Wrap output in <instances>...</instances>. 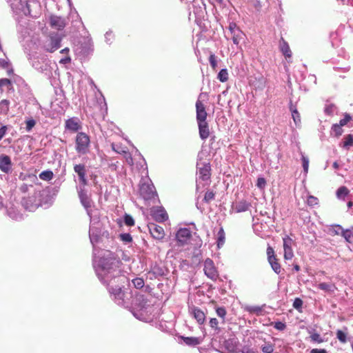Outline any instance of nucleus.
Masks as SVG:
<instances>
[{"label": "nucleus", "instance_id": "obj_1", "mask_svg": "<svg viewBox=\"0 0 353 353\" xmlns=\"http://www.w3.org/2000/svg\"><path fill=\"white\" fill-rule=\"evenodd\" d=\"M121 265L122 262L113 252H105L103 259L94 261L96 274L106 286L111 299L118 305L128 307L130 295L123 288L128 279L122 272Z\"/></svg>", "mask_w": 353, "mask_h": 353}, {"label": "nucleus", "instance_id": "obj_2", "mask_svg": "<svg viewBox=\"0 0 353 353\" xmlns=\"http://www.w3.org/2000/svg\"><path fill=\"white\" fill-rule=\"evenodd\" d=\"M121 265L122 262L113 252H105L103 259L94 261L96 274L106 286L111 299L118 305L128 307L130 295L123 288L128 279L122 272Z\"/></svg>", "mask_w": 353, "mask_h": 353}, {"label": "nucleus", "instance_id": "obj_3", "mask_svg": "<svg viewBox=\"0 0 353 353\" xmlns=\"http://www.w3.org/2000/svg\"><path fill=\"white\" fill-rule=\"evenodd\" d=\"M121 265L122 262L113 252H105L103 259L94 261L96 274L106 286L111 299L118 305L128 307L130 295L123 288L128 279L122 272Z\"/></svg>", "mask_w": 353, "mask_h": 353}, {"label": "nucleus", "instance_id": "obj_4", "mask_svg": "<svg viewBox=\"0 0 353 353\" xmlns=\"http://www.w3.org/2000/svg\"><path fill=\"white\" fill-rule=\"evenodd\" d=\"M101 226H94L90 225L89 228V238L91 244L93 247V268H94V261L95 259H103L105 256V252H112L108 250H100L98 248L96 245L101 242Z\"/></svg>", "mask_w": 353, "mask_h": 353}, {"label": "nucleus", "instance_id": "obj_5", "mask_svg": "<svg viewBox=\"0 0 353 353\" xmlns=\"http://www.w3.org/2000/svg\"><path fill=\"white\" fill-rule=\"evenodd\" d=\"M90 147V137L85 132H78L75 138V150L80 155L89 152Z\"/></svg>", "mask_w": 353, "mask_h": 353}, {"label": "nucleus", "instance_id": "obj_6", "mask_svg": "<svg viewBox=\"0 0 353 353\" xmlns=\"http://www.w3.org/2000/svg\"><path fill=\"white\" fill-rule=\"evenodd\" d=\"M197 174L199 176L196 184V190H199L200 183L203 182V185H208L210 181L211 166L209 162L196 163Z\"/></svg>", "mask_w": 353, "mask_h": 353}, {"label": "nucleus", "instance_id": "obj_7", "mask_svg": "<svg viewBox=\"0 0 353 353\" xmlns=\"http://www.w3.org/2000/svg\"><path fill=\"white\" fill-rule=\"evenodd\" d=\"M139 194L146 201L154 200L158 196L155 188L150 179L147 181H141Z\"/></svg>", "mask_w": 353, "mask_h": 353}, {"label": "nucleus", "instance_id": "obj_8", "mask_svg": "<svg viewBox=\"0 0 353 353\" xmlns=\"http://www.w3.org/2000/svg\"><path fill=\"white\" fill-rule=\"evenodd\" d=\"M40 196L41 192L34 191L32 195L22 199L21 205L26 210L33 212L41 205Z\"/></svg>", "mask_w": 353, "mask_h": 353}, {"label": "nucleus", "instance_id": "obj_9", "mask_svg": "<svg viewBox=\"0 0 353 353\" xmlns=\"http://www.w3.org/2000/svg\"><path fill=\"white\" fill-rule=\"evenodd\" d=\"M13 12L17 14L22 13L26 16L31 15L30 3L28 0H14L10 3Z\"/></svg>", "mask_w": 353, "mask_h": 353}, {"label": "nucleus", "instance_id": "obj_10", "mask_svg": "<svg viewBox=\"0 0 353 353\" xmlns=\"http://www.w3.org/2000/svg\"><path fill=\"white\" fill-rule=\"evenodd\" d=\"M85 186L77 185V190L81 205L86 210L87 214H90V210L91 209L92 202L88 195L87 192L85 190Z\"/></svg>", "mask_w": 353, "mask_h": 353}, {"label": "nucleus", "instance_id": "obj_11", "mask_svg": "<svg viewBox=\"0 0 353 353\" xmlns=\"http://www.w3.org/2000/svg\"><path fill=\"white\" fill-rule=\"evenodd\" d=\"M203 271L205 274L210 279L215 281L218 277V272L213 261L208 258L204 261Z\"/></svg>", "mask_w": 353, "mask_h": 353}, {"label": "nucleus", "instance_id": "obj_12", "mask_svg": "<svg viewBox=\"0 0 353 353\" xmlns=\"http://www.w3.org/2000/svg\"><path fill=\"white\" fill-rule=\"evenodd\" d=\"M267 255L268 263L272 270L277 274H280L281 272V266L278 262V259L276 258L274 249L270 246L267 248Z\"/></svg>", "mask_w": 353, "mask_h": 353}, {"label": "nucleus", "instance_id": "obj_13", "mask_svg": "<svg viewBox=\"0 0 353 353\" xmlns=\"http://www.w3.org/2000/svg\"><path fill=\"white\" fill-rule=\"evenodd\" d=\"M192 236V232L189 228H183L178 230L176 239L179 245L183 246L188 244Z\"/></svg>", "mask_w": 353, "mask_h": 353}, {"label": "nucleus", "instance_id": "obj_14", "mask_svg": "<svg viewBox=\"0 0 353 353\" xmlns=\"http://www.w3.org/2000/svg\"><path fill=\"white\" fill-rule=\"evenodd\" d=\"M74 171L77 174L79 185L82 186H86L88 181L86 177V166L84 163L75 164L74 165Z\"/></svg>", "mask_w": 353, "mask_h": 353}, {"label": "nucleus", "instance_id": "obj_15", "mask_svg": "<svg viewBox=\"0 0 353 353\" xmlns=\"http://www.w3.org/2000/svg\"><path fill=\"white\" fill-rule=\"evenodd\" d=\"M0 170L2 172L9 174L12 170L11 158L5 154L0 155Z\"/></svg>", "mask_w": 353, "mask_h": 353}, {"label": "nucleus", "instance_id": "obj_16", "mask_svg": "<svg viewBox=\"0 0 353 353\" xmlns=\"http://www.w3.org/2000/svg\"><path fill=\"white\" fill-rule=\"evenodd\" d=\"M207 112L203 103L198 99L196 102V119L197 123L207 121Z\"/></svg>", "mask_w": 353, "mask_h": 353}, {"label": "nucleus", "instance_id": "obj_17", "mask_svg": "<svg viewBox=\"0 0 353 353\" xmlns=\"http://www.w3.org/2000/svg\"><path fill=\"white\" fill-rule=\"evenodd\" d=\"M165 272L166 270L163 266L154 263L151 265L150 270L148 274L150 279H152L153 278L157 279L165 275Z\"/></svg>", "mask_w": 353, "mask_h": 353}, {"label": "nucleus", "instance_id": "obj_18", "mask_svg": "<svg viewBox=\"0 0 353 353\" xmlns=\"http://www.w3.org/2000/svg\"><path fill=\"white\" fill-rule=\"evenodd\" d=\"M151 213L154 219L159 223H163L168 219V214L163 207L152 209Z\"/></svg>", "mask_w": 353, "mask_h": 353}, {"label": "nucleus", "instance_id": "obj_19", "mask_svg": "<svg viewBox=\"0 0 353 353\" xmlns=\"http://www.w3.org/2000/svg\"><path fill=\"white\" fill-rule=\"evenodd\" d=\"M283 249H284V259L285 260H290L294 256L293 250L292 248V239L288 236L283 238Z\"/></svg>", "mask_w": 353, "mask_h": 353}, {"label": "nucleus", "instance_id": "obj_20", "mask_svg": "<svg viewBox=\"0 0 353 353\" xmlns=\"http://www.w3.org/2000/svg\"><path fill=\"white\" fill-rule=\"evenodd\" d=\"M189 311L190 314L199 325H203L205 321V315L201 309L192 305V307H189Z\"/></svg>", "mask_w": 353, "mask_h": 353}, {"label": "nucleus", "instance_id": "obj_21", "mask_svg": "<svg viewBox=\"0 0 353 353\" xmlns=\"http://www.w3.org/2000/svg\"><path fill=\"white\" fill-rule=\"evenodd\" d=\"M50 26L57 30H63L65 26V19L57 15H51L49 19Z\"/></svg>", "mask_w": 353, "mask_h": 353}, {"label": "nucleus", "instance_id": "obj_22", "mask_svg": "<svg viewBox=\"0 0 353 353\" xmlns=\"http://www.w3.org/2000/svg\"><path fill=\"white\" fill-rule=\"evenodd\" d=\"M149 231L153 238L156 239H162L164 237L163 228L154 223L148 225Z\"/></svg>", "mask_w": 353, "mask_h": 353}, {"label": "nucleus", "instance_id": "obj_23", "mask_svg": "<svg viewBox=\"0 0 353 353\" xmlns=\"http://www.w3.org/2000/svg\"><path fill=\"white\" fill-rule=\"evenodd\" d=\"M199 137L202 140H206L210 135L209 125L207 121L197 123Z\"/></svg>", "mask_w": 353, "mask_h": 353}, {"label": "nucleus", "instance_id": "obj_24", "mask_svg": "<svg viewBox=\"0 0 353 353\" xmlns=\"http://www.w3.org/2000/svg\"><path fill=\"white\" fill-rule=\"evenodd\" d=\"M280 50L282 54L286 58H290L292 57V52L290 50V46L287 41H285L283 38H281L279 43Z\"/></svg>", "mask_w": 353, "mask_h": 353}, {"label": "nucleus", "instance_id": "obj_25", "mask_svg": "<svg viewBox=\"0 0 353 353\" xmlns=\"http://www.w3.org/2000/svg\"><path fill=\"white\" fill-rule=\"evenodd\" d=\"M250 206V203L245 200H241L236 203L234 210L237 213L243 212L248 210Z\"/></svg>", "mask_w": 353, "mask_h": 353}, {"label": "nucleus", "instance_id": "obj_26", "mask_svg": "<svg viewBox=\"0 0 353 353\" xmlns=\"http://www.w3.org/2000/svg\"><path fill=\"white\" fill-rule=\"evenodd\" d=\"M61 38L59 36L55 35L54 37H52L50 38V48L48 50L51 52L56 51L61 47Z\"/></svg>", "mask_w": 353, "mask_h": 353}, {"label": "nucleus", "instance_id": "obj_27", "mask_svg": "<svg viewBox=\"0 0 353 353\" xmlns=\"http://www.w3.org/2000/svg\"><path fill=\"white\" fill-rule=\"evenodd\" d=\"M184 343L189 346H196L201 343V339L199 337L193 336H181V337Z\"/></svg>", "mask_w": 353, "mask_h": 353}, {"label": "nucleus", "instance_id": "obj_28", "mask_svg": "<svg viewBox=\"0 0 353 353\" xmlns=\"http://www.w3.org/2000/svg\"><path fill=\"white\" fill-rule=\"evenodd\" d=\"M65 128L73 132H77L80 128V125L75 119H69L65 121Z\"/></svg>", "mask_w": 353, "mask_h": 353}, {"label": "nucleus", "instance_id": "obj_29", "mask_svg": "<svg viewBox=\"0 0 353 353\" xmlns=\"http://www.w3.org/2000/svg\"><path fill=\"white\" fill-rule=\"evenodd\" d=\"M7 214L12 219L15 221H21L23 219V214L14 208H9Z\"/></svg>", "mask_w": 353, "mask_h": 353}, {"label": "nucleus", "instance_id": "obj_30", "mask_svg": "<svg viewBox=\"0 0 353 353\" xmlns=\"http://www.w3.org/2000/svg\"><path fill=\"white\" fill-rule=\"evenodd\" d=\"M336 339L341 343H345L347 341H351L353 339V337H347V332H344L341 330H338L336 332Z\"/></svg>", "mask_w": 353, "mask_h": 353}, {"label": "nucleus", "instance_id": "obj_31", "mask_svg": "<svg viewBox=\"0 0 353 353\" xmlns=\"http://www.w3.org/2000/svg\"><path fill=\"white\" fill-rule=\"evenodd\" d=\"M342 236L345 239V241L352 243L353 239V226L348 229L343 228Z\"/></svg>", "mask_w": 353, "mask_h": 353}, {"label": "nucleus", "instance_id": "obj_32", "mask_svg": "<svg viewBox=\"0 0 353 353\" xmlns=\"http://www.w3.org/2000/svg\"><path fill=\"white\" fill-rule=\"evenodd\" d=\"M231 35L233 43L236 46L240 43V41L243 39L245 36L244 33L241 30H237L235 33H233Z\"/></svg>", "mask_w": 353, "mask_h": 353}, {"label": "nucleus", "instance_id": "obj_33", "mask_svg": "<svg viewBox=\"0 0 353 353\" xmlns=\"http://www.w3.org/2000/svg\"><path fill=\"white\" fill-rule=\"evenodd\" d=\"M29 59L30 60L32 65L34 69H36L40 72H43V70H46L45 66L43 65V64L42 63H41V61H39V59H37V58L32 59L30 57V58H29Z\"/></svg>", "mask_w": 353, "mask_h": 353}, {"label": "nucleus", "instance_id": "obj_34", "mask_svg": "<svg viewBox=\"0 0 353 353\" xmlns=\"http://www.w3.org/2000/svg\"><path fill=\"white\" fill-rule=\"evenodd\" d=\"M10 104V102L8 99H3L0 101V114H7Z\"/></svg>", "mask_w": 353, "mask_h": 353}, {"label": "nucleus", "instance_id": "obj_35", "mask_svg": "<svg viewBox=\"0 0 353 353\" xmlns=\"http://www.w3.org/2000/svg\"><path fill=\"white\" fill-rule=\"evenodd\" d=\"M90 217V225L101 226L99 223V217L97 214H93V211L90 209V214H87Z\"/></svg>", "mask_w": 353, "mask_h": 353}, {"label": "nucleus", "instance_id": "obj_36", "mask_svg": "<svg viewBox=\"0 0 353 353\" xmlns=\"http://www.w3.org/2000/svg\"><path fill=\"white\" fill-rule=\"evenodd\" d=\"M318 288L321 290L329 292H333L336 288L334 284L327 283L325 282L320 283L318 285Z\"/></svg>", "mask_w": 353, "mask_h": 353}, {"label": "nucleus", "instance_id": "obj_37", "mask_svg": "<svg viewBox=\"0 0 353 353\" xmlns=\"http://www.w3.org/2000/svg\"><path fill=\"white\" fill-rule=\"evenodd\" d=\"M53 176H54L53 172L50 170H46L42 171L39 174V178L41 180L46 181H50L51 179H52Z\"/></svg>", "mask_w": 353, "mask_h": 353}, {"label": "nucleus", "instance_id": "obj_38", "mask_svg": "<svg viewBox=\"0 0 353 353\" xmlns=\"http://www.w3.org/2000/svg\"><path fill=\"white\" fill-rule=\"evenodd\" d=\"M261 350L263 353H274V345L270 342H265L261 346Z\"/></svg>", "mask_w": 353, "mask_h": 353}, {"label": "nucleus", "instance_id": "obj_39", "mask_svg": "<svg viewBox=\"0 0 353 353\" xmlns=\"http://www.w3.org/2000/svg\"><path fill=\"white\" fill-rule=\"evenodd\" d=\"M344 141L342 147L345 149H349L350 147L353 145V134H349L343 137Z\"/></svg>", "mask_w": 353, "mask_h": 353}, {"label": "nucleus", "instance_id": "obj_40", "mask_svg": "<svg viewBox=\"0 0 353 353\" xmlns=\"http://www.w3.org/2000/svg\"><path fill=\"white\" fill-rule=\"evenodd\" d=\"M217 246L220 248L225 243V232L222 228H221L217 233Z\"/></svg>", "mask_w": 353, "mask_h": 353}, {"label": "nucleus", "instance_id": "obj_41", "mask_svg": "<svg viewBox=\"0 0 353 353\" xmlns=\"http://www.w3.org/2000/svg\"><path fill=\"white\" fill-rule=\"evenodd\" d=\"M217 79L222 83L226 82L228 80V72L226 68L221 69L217 75Z\"/></svg>", "mask_w": 353, "mask_h": 353}, {"label": "nucleus", "instance_id": "obj_42", "mask_svg": "<svg viewBox=\"0 0 353 353\" xmlns=\"http://www.w3.org/2000/svg\"><path fill=\"white\" fill-rule=\"evenodd\" d=\"M349 193L348 189L345 186H341L336 190V196L339 199H344Z\"/></svg>", "mask_w": 353, "mask_h": 353}, {"label": "nucleus", "instance_id": "obj_43", "mask_svg": "<svg viewBox=\"0 0 353 353\" xmlns=\"http://www.w3.org/2000/svg\"><path fill=\"white\" fill-rule=\"evenodd\" d=\"M215 193L213 192V190H208L204 195L203 201L205 203H209L212 200L214 199Z\"/></svg>", "mask_w": 353, "mask_h": 353}, {"label": "nucleus", "instance_id": "obj_44", "mask_svg": "<svg viewBox=\"0 0 353 353\" xmlns=\"http://www.w3.org/2000/svg\"><path fill=\"white\" fill-rule=\"evenodd\" d=\"M216 315L222 319V323H225V318L227 314L226 310L224 307H218L216 308Z\"/></svg>", "mask_w": 353, "mask_h": 353}, {"label": "nucleus", "instance_id": "obj_45", "mask_svg": "<svg viewBox=\"0 0 353 353\" xmlns=\"http://www.w3.org/2000/svg\"><path fill=\"white\" fill-rule=\"evenodd\" d=\"M105 42L108 45H111L114 39V34L112 30H108L105 32Z\"/></svg>", "mask_w": 353, "mask_h": 353}, {"label": "nucleus", "instance_id": "obj_46", "mask_svg": "<svg viewBox=\"0 0 353 353\" xmlns=\"http://www.w3.org/2000/svg\"><path fill=\"white\" fill-rule=\"evenodd\" d=\"M219 321L216 318H211L209 321V325L213 329L216 333H219L221 330L220 327L218 326Z\"/></svg>", "mask_w": 353, "mask_h": 353}, {"label": "nucleus", "instance_id": "obj_47", "mask_svg": "<svg viewBox=\"0 0 353 353\" xmlns=\"http://www.w3.org/2000/svg\"><path fill=\"white\" fill-rule=\"evenodd\" d=\"M132 283L137 289H141L144 286V280L142 278L137 277L132 280Z\"/></svg>", "mask_w": 353, "mask_h": 353}, {"label": "nucleus", "instance_id": "obj_48", "mask_svg": "<svg viewBox=\"0 0 353 353\" xmlns=\"http://www.w3.org/2000/svg\"><path fill=\"white\" fill-rule=\"evenodd\" d=\"M246 310L249 312L250 313H254L257 315H260L262 312V307L261 306H248L246 307Z\"/></svg>", "mask_w": 353, "mask_h": 353}, {"label": "nucleus", "instance_id": "obj_49", "mask_svg": "<svg viewBox=\"0 0 353 353\" xmlns=\"http://www.w3.org/2000/svg\"><path fill=\"white\" fill-rule=\"evenodd\" d=\"M343 125H341L340 123L333 124L332 126V131L334 133V135L338 137L341 136L343 133V130L341 128Z\"/></svg>", "mask_w": 353, "mask_h": 353}, {"label": "nucleus", "instance_id": "obj_50", "mask_svg": "<svg viewBox=\"0 0 353 353\" xmlns=\"http://www.w3.org/2000/svg\"><path fill=\"white\" fill-rule=\"evenodd\" d=\"M301 161L303 171L306 174L308 172L309 169V159L308 157H305L303 154L301 153Z\"/></svg>", "mask_w": 353, "mask_h": 353}, {"label": "nucleus", "instance_id": "obj_51", "mask_svg": "<svg viewBox=\"0 0 353 353\" xmlns=\"http://www.w3.org/2000/svg\"><path fill=\"white\" fill-rule=\"evenodd\" d=\"M343 230V228L339 224L332 225V228L330 229V232L336 235H341L342 231Z\"/></svg>", "mask_w": 353, "mask_h": 353}, {"label": "nucleus", "instance_id": "obj_52", "mask_svg": "<svg viewBox=\"0 0 353 353\" xmlns=\"http://www.w3.org/2000/svg\"><path fill=\"white\" fill-rule=\"evenodd\" d=\"M120 239L125 244L132 241V237L130 233H121L119 235Z\"/></svg>", "mask_w": 353, "mask_h": 353}, {"label": "nucleus", "instance_id": "obj_53", "mask_svg": "<svg viewBox=\"0 0 353 353\" xmlns=\"http://www.w3.org/2000/svg\"><path fill=\"white\" fill-rule=\"evenodd\" d=\"M123 222H124L125 225L127 226H132L134 225V220L133 217L128 214H125L124 215Z\"/></svg>", "mask_w": 353, "mask_h": 353}, {"label": "nucleus", "instance_id": "obj_54", "mask_svg": "<svg viewBox=\"0 0 353 353\" xmlns=\"http://www.w3.org/2000/svg\"><path fill=\"white\" fill-rule=\"evenodd\" d=\"M303 302L301 298L296 297L293 302V307L298 311H301L302 309Z\"/></svg>", "mask_w": 353, "mask_h": 353}, {"label": "nucleus", "instance_id": "obj_55", "mask_svg": "<svg viewBox=\"0 0 353 353\" xmlns=\"http://www.w3.org/2000/svg\"><path fill=\"white\" fill-rule=\"evenodd\" d=\"M310 339H311L312 341L317 343H321L324 341L322 336L316 332L312 333L310 335Z\"/></svg>", "mask_w": 353, "mask_h": 353}, {"label": "nucleus", "instance_id": "obj_56", "mask_svg": "<svg viewBox=\"0 0 353 353\" xmlns=\"http://www.w3.org/2000/svg\"><path fill=\"white\" fill-rule=\"evenodd\" d=\"M26 130L27 132H30L36 124V121L33 119H29L26 121Z\"/></svg>", "mask_w": 353, "mask_h": 353}, {"label": "nucleus", "instance_id": "obj_57", "mask_svg": "<svg viewBox=\"0 0 353 353\" xmlns=\"http://www.w3.org/2000/svg\"><path fill=\"white\" fill-rule=\"evenodd\" d=\"M273 326L276 330L279 331H283L286 328L285 323L280 321L274 322Z\"/></svg>", "mask_w": 353, "mask_h": 353}, {"label": "nucleus", "instance_id": "obj_58", "mask_svg": "<svg viewBox=\"0 0 353 353\" xmlns=\"http://www.w3.org/2000/svg\"><path fill=\"white\" fill-rule=\"evenodd\" d=\"M228 30L230 34L235 33L237 30H240V28L237 26L236 23L234 22H230L228 26Z\"/></svg>", "mask_w": 353, "mask_h": 353}, {"label": "nucleus", "instance_id": "obj_59", "mask_svg": "<svg viewBox=\"0 0 353 353\" xmlns=\"http://www.w3.org/2000/svg\"><path fill=\"white\" fill-rule=\"evenodd\" d=\"M307 202L308 205L314 206L318 203V199L314 196H309Z\"/></svg>", "mask_w": 353, "mask_h": 353}, {"label": "nucleus", "instance_id": "obj_60", "mask_svg": "<svg viewBox=\"0 0 353 353\" xmlns=\"http://www.w3.org/2000/svg\"><path fill=\"white\" fill-rule=\"evenodd\" d=\"M335 106L333 104L327 105L325 108V113L327 115H332L334 112Z\"/></svg>", "mask_w": 353, "mask_h": 353}, {"label": "nucleus", "instance_id": "obj_61", "mask_svg": "<svg viewBox=\"0 0 353 353\" xmlns=\"http://www.w3.org/2000/svg\"><path fill=\"white\" fill-rule=\"evenodd\" d=\"M209 62L211 67L214 70L217 66L216 58L214 54H210L209 57Z\"/></svg>", "mask_w": 353, "mask_h": 353}, {"label": "nucleus", "instance_id": "obj_62", "mask_svg": "<svg viewBox=\"0 0 353 353\" xmlns=\"http://www.w3.org/2000/svg\"><path fill=\"white\" fill-rule=\"evenodd\" d=\"M265 184H266V181H265V178L259 177L257 179L256 186L259 188H260V189L264 188V187L265 186Z\"/></svg>", "mask_w": 353, "mask_h": 353}, {"label": "nucleus", "instance_id": "obj_63", "mask_svg": "<svg viewBox=\"0 0 353 353\" xmlns=\"http://www.w3.org/2000/svg\"><path fill=\"white\" fill-rule=\"evenodd\" d=\"M352 117L349 114H345L344 117L341 119L339 121L341 125H345L350 120Z\"/></svg>", "mask_w": 353, "mask_h": 353}, {"label": "nucleus", "instance_id": "obj_64", "mask_svg": "<svg viewBox=\"0 0 353 353\" xmlns=\"http://www.w3.org/2000/svg\"><path fill=\"white\" fill-rule=\"evenodd\" d=\"M110 239H112V237L110 236L109 232L107 230H102L101 242H103L104 239L109 241ZM111 240L112 241V239Z\"/></svg>", "mask_w": 353, "mask_h": 353}]
</instances>
